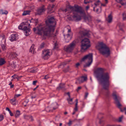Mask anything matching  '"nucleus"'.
<instances>
[{"mask_svg": "<svg viewBox=\"0 0 126 126\" xmlns=\"http://www.w3.org/2000/svg\"><path fill=\"white\" fill-rule=\"evenodd\" d=\"M80 64L79 63H78L76 64V67H78L79 65Z\"/></svg>", "mask_w": 126, "mask_h": 126, "instance_id": "8fccbe9b", "label": "nucleus"}, {"mask_svg": "<svg viewBox=\"0 0 126 126\" xmlns=\"http://www.w3.org/2000/svg\"><path fill=\"white\" fill-rule=\"evenodd\" d=\"M12 84V82H10V83L9 84V85H11Z\"/></svg>", "mask_w": 126, "mask_h": 126, "instance_id": "052dcab7", "label": "nucleus"}, {"mask_svg": "<svg viewBox=\"0 0 126 126\" xmlns=\"http://www.w3.org/2000/svg\"><path fill=\"white\" fill-rule=\"evenodd\" d=\"M81 88V87H79L76 90V91L77 92H78L79 90Z\"/></svg>", "mask_w": 126, "mask_h": 126, "instance_id": "79ce46f5", "label": "nucleus"}, {"mask_svg": "<svg viewBox=\"0 0 126 126\" xmlns=\"http://www.w3.org/2000/svg\"><path fill=\"white\" fill-rule=\"evenodd\" d=\"M51 2H53L55 0H49Z\"/></svg>", "mask_w": 126, "mask_h": 126, "instance_id": "e2e57ef3", "label": "nucleus"}, {"mask_svg": "<svg viewBox=\"0 0 126 126\" xmlns=\"http://www.w3.org/2000/svg\"><path fill=\"white\" fill-rule=\"evenodd\" d=\"M45 9L44 8V6L39 8L37 11L38 14L39 15L42 14L45 11Z\"/></svg>", "mask_w": 126, "mask_h": 126, "instance_id": "2eb2a0df", "label": "nucleus"}, {"mask_svg": "<svg viewBox=\"0 0 126 126\" xmlns=\"http://www.w3.org/2000/svg\"><path fill=\"white\" fill-rule=\"evenodd\" d=\"M5 41H6L5 39L4 38H3L2 39L1 41L2 43H3L2 42H3L4 44H2V45H1V46L2 48V49L3 50L5 49H6V47L4 45V44H5Z\"/></svg>", "mask_w": 126, "mask_h": 126, "instance_id": "aec40b11", "label": "nucleus"}, {"mask_svg": "<svg viewBox=\"0 0 126 126\" xmlns=\"http://www.w3.org/2000/svg\"><path fill=\"white\" fill-rule=\"evenodd\" d=\"M30 120L32 121L33 120V117L32 116H30Z\"/></svg>", "mask_w": 126, "mask_h": 126, "instance_id": "3c124183", "label": "nucleus"}, {"mask_svg": "<svg viewBox=\"0 0 126 126\" xmlns=\"http://www.w3.org/2000/svg\"><path fill=\"white\" fill-rule=\"evenodd\" d=\"M32 21L35 22L36 23L38 22V20L37 19H32L31 20H27L26 22H22L18 26V29L23 30L25 35L26 36H28L31 33L30 29L29 28H28L27 27H29L30 26L29 22L31 23Z\"/></svg>", "mask_w": 126, "mask_h": 126, "instance_id": "20e7f679", "label": "nucleus"}, {"mask_svg": "<svg viewBox=\"0 0 126 126\" xmlns=\"http://www.w3.org/2000/svg\"><path fill=\"white\" fill-rule=\"evenodd\" d=\"M51 55V51L48 49L44 50L43 51L42 55V58L44 60H47L49 58Z\"/></svg>", "mask_w": 126, "mask_h": 126, "instance_id": "1a4fd4ad", "label": "nucleus"}, {"mask_svg": "<svg viewBox=\"0 0 126 126\" xmlns=\"http://www.w3.org/2000/svg\"><path fill=\"white\" fill-rule=\"evenodd\" d=\"M54 5H49L48 6V10L50 11V13L53 12V11H51L52 10V9L54 8Z\"/></svg>", "mask_w": 126, "mask_h": 126, "instance_id": "5701e85b", "label": "nucleus"}, {"mask_svg": "<svg viewBox=\"0 0 126 126\" xmlns=\"http://www.w3.org/2000/svg\"><path fill=\"white\" fill-rule=\"evenodd\" d=\"M99 123L100 124H101V121L100 120H99Z\"/></svg>", "mask_w": 126, "mask_h": 126, "instance_id": "774afa93", "label": "nucleus"}, {"mask_svg": "<svg viewBox=\"0 0 126 126\" xmlns=\"http://www.w3.org/2000/svg\"><path fill=\"white\" fill-rule=\"evenodd\" d=\"M105 1L106 3H107L108 2V0H105Z\"/></svg>", "mask_w": 126, "mask_h": 126, "instance_id": "680f3d73", "label": "nucleus"}, {"mask_svg": "<svg viewBox=\"0 0 126 126\" xmlns=\"http://www.w3.org/2000/svg\"><path fill=\"white\" fill-rule=\"evenodd\" d=\"M46 26L41 24L37 27L33 29V31L42 37L43 39H45V36L53 37H54L57 34L58 31L56 30L55 33H54L56 24V21L54 18L51 17L46 21Z\"/></svg>", "mask_w": 126, "mask_h": 126, "instance_id": "f257e3e1", "label": "nucleus"}, {"mask_svg": "<svg viewBox=\"0 0 126 126\" xmlns=\"http://www.w3.org/2000/svg\"><path fill=\"white\" fill-rule=\"evenodd\" d=\"M88 95V93H86L85 95V98H86L87 97Z\"/></svg>", "mask_w": 126, "mask_h": 126, "instance_id": "49530a36", "label": "nucleus"}, {"mask_svg": "<svg viewBox=\"0 0 126 126\" xmlns=\"http://www.w3.org/2000/svg\"><path fill=\"white\" fill-rule=\"evenodd\" d=\"M8 12L6 10H3L2 9L0 10V14L1 15H7L8 14Z\"/></svg>", "mask_w": 126, "mask_h": 126, "instance_id": "4be33fe9", "label": "nucleus"}, {"mask_svg": "<svg viewBox=\"0 0 126 126\" xmlns=\"http://www.w3.org/2000/svg\"><path fill=\"white\" fill-rule=\"evenodd\" d=\"M99 50L101 53L103 55L109 56L110 54V51L109 48L102 42L99 44Z\"/></svg>", "mask_w": 126, "mask_h": 126, "instance_id": "39448f33", "label": "nucleus"}, {"mask_svg": "<svg viewBox=\"0 0 126 126\" xmlns=\"http://www.w3.org/2000/svg\"><path fill=\"white\" fill-rule=\"evenodd\" d=\"M37 69L36 68H29L28 69V71L30 73H33L36 72L37 71Z\"/></svg>", "mask_w": 126, "mask_h": 126, "instance_id": "f3484780", "label": "nucleus"}, {"mask_svg": "<svg viewBox=\"0 0 126 126\" xmlns=\"http://www.w3.org/2000/svg\"><path fill=\"white\" fill-rule=\"evenodd\" d=\"M44 45H45V44H44V43H41V44L40 45V48H43L44 47Z\"/></svg>", "mask_w": 126, "mask_h": 126, "instance_id": "e433bc0d", "label": "nucleus"}, {"mask_svg": "<svg viewBox=\"0 0 126 126\" xmlns=\"http://www.w3.org/2000/svg\"><path fill=\"white\" fill-rule=\"evenodd\" d=\"M67 112H65L64 113V114H67Z\"/></svg>", "mask_w": 126, "mask_h": 126, "instance_id": "338daca9", "label": "nucleus"}, {"mask_svg": "<svg viewBox=\"0 0 126 126\" xmlns=\"http://www.w3.org/2000/svg\"><path fill=\"white\" fill-rule=\"evenodd\" d=\"M96 8V7H93L94 11V12H95L96 13H97V14L99 13L100 12L98 11V10H99L97 8V9H96V10H95V8Z\"/></svg>", "mask_w": 126, "mask_h": 126, "instance_id": "2f4dec72", "label": "nucleus"}, {"mask_svg": "<svg viewBox=\"0 0 126 126\" xmlns=\"http://www.w3.org/2000/svg\"><path fill=\"white\" fill-rule=\"evenodd\" d=\"M30 116L27 115H24V117L25 119H30Z\"/></svg>", "mask_w": 126, "mask_h": 126, "instance_id": "72a5a7b5", "label": "nucleus"}, {"mask_svg": "<svg viewBox=\"0 0 126 126\" xmlns=\"http://www.w3.org/2000/svg\"><path fill=\"white\" fill-rule=\"evenodd\" d=\"M87 0H84V3L85 4H86L88 3H89L90 2H92V1H86Z\"/></svg>", "mask_w": 126, "mask_h": 126, "instance_id": "4c0bfd02", "label": "nucleus"}, {"mask_svg": "<svg viewBox=\"0 0 126 126\" xmlns=\"http://www.w3.org/2000/svg\"><path fill=\"white\" fill-rule=\"evenodd\" d=\"M34 45H32L30 48V51L31 52H32L33 51H34Z\"/></svg>", "mask_w": 126, "mask_h": 126, "instance_id": "7c9ffc66", "label": "nucleus"}, {"mask_svg": "<svg viewBox=\"0 0 126 126\" xmlns=\"http://www.w3.org/2000/svg\"><path fill=\"white\" fill-rule=\"evenodd\" d=\"M54 49H57L58 48V45L57 43L56 42L54 43Z\"/></svg>", "mask_w": 126, "mask_h": 126, "instance_id": "473e14b6", "label": "nucleus"}, {"mask_svg": "<svg viewBox=\"0 0 126 126\" xmlns=\"http://www.w3.org/2000/svg\"><path fill=\"white\" fill-rule=\"evenodd\" d=\"M49 77L48 75H47L45 76L44 79H47Z\"/></svg>", "mask_w": 126, "mask_h": 126, "instance_id": "a18cd8bd", "label": "nucleus"}, {"mask_svg": "<svg viewBox=\"0 0 126 126\" xmlns=\"http://www.w3.org/2000/svg\"><path fill=\"white\" fill-rule=\"evenodd\" d=\"M106 20L109 23H110L112 21V16L111 14H110L108 16V18L106 19Z\"/></svg>", "mask_w": 126, "mask_h": 126, "instance_id": "6ab92c4d", "label": "nucleus"}, {"mask_svg": "<svg viewBox=\"0 0 126 126\" xmlns=\"http://www.w3.org/2000/svg\"><path fill=\"white\" fill-rule=\"evenodd\" d=\"M71 30L69 29L68 31V33L66 35H64L65 38L66 39V41L67 42L70 40L72 38V33L71 32Z\"/></svg>", "mask_w": 126, "mask_h": 126, "instance_id": "9b49d317", "label": "nucleus"}, {"mask_svg": "<svg viewBox=\"0 0 126 126\" xmlns=\"http://www.w3.org/2000/svg\"><path fill=\"white\" fill-rule=\"evenodd\" d=\"M6 110H8L9 112L11 111V110H10L8 108H6Z\"/></svg>", "mask_w": 126, "mask_h": 126, "instance_id": "5fc2aeb1", "label": "nucleus"}, {"mask_svg": "<svg viewBox=\"0 0 126 126\" xmlns=\"http://www.w3.org/2000/svg\"><path fill=\"white\" fill-rule=\"evenodd\" d=\"M20 114V111L18 110H17L16 112L15 116L17 118L19 117V116Z\"/></svg>", "mask_w": 126, "mask_h": 126, "instance_id": "bb28decb", "label": "nucleus"}, {"mask_svg": "<svg viewBox=\"0 0 126 126\" xmlns=\"http://www.w3.org/2000/svg\"><path fill=\"white\" fill-rule=\"evenodd\" d=\"M52 108L54 110H55L58 107V105L57 103H55L52 104Z\"/></svg>", "mask_w": 126, "mask_h": 126, "instance_id": "412c9836", "label": "nucleus"}, {"mask_svg": "<svg viewBox=\"0 0 126 126\" xmlns=\"http://www.w3.org/2000/svg\"><path fill=\"white\" fill-rule=\"evenodd\" d=\"M18 35L17 34L14 33L11 35L9 38V39L11 42L16 41L18 39Z\"/></svg>", "mask_w": 126, "mask_h": 126, "instance_id": "ddd939ff", "label": "nucleus"}, {"mask_svg": "<svg viewBox=\"0 0 126 126\" xmlns=\"http://www.w3.org/2000/svg\"><path fill=\"white\" fill-rule=\"evenodd\" d=\"M123 19L124 20H125L126 19V14L123 13Z\"/></svg>", "mask_w": 126, "mask_h": 126, "instance_id": "f704fd0d", "label": "nucleus"}, {"mask_svg": "<svg viewBox=\"0 0 126 126\" xmlns=\"http://www.w3.org/2000/svg\"><path fill=\"white\" fill-rule=\"evenodd\" d=\"M16 100V99L14 97L12 99H11L10 101L11 103L13 105H16L15 103Z\"/></svg>", "mask_w": 126, "mask_h": 126, "instance_id": "b1692460", "label": "nucleus"}, {"mask_svg": "<svg viewBox=\"0 0 126 126\" xmlns=\"http://www.w3.org/2000/svg\"><path fill=\"white\" fill-rule=\"evenodd\" d=\"M30 9H32L34 8V7L33 6H30Z\"/></svg>", "mask_w": 126, "mask_h": 126, "instance_id": "864d4df0", "label": "nucleus"}, {"mask_svg": "<svg viewBox=\"0 0 126 126\" xmlns=\"http://www.w3.org/2000/svg\"><path fill=\"white\" fill-rule=\"evenodd\" d=\"M117 125H116L114 124H112V125H110L109 124L107 126H117Z\"/></svg>", "mask_w": 126, "mask_h": 126, "instance_id": "c03bdc74", "label": "nucleus"}, {"mask_svg": "<svg viewBox=\"0 0 126 126\" xmlns=\"http://www.w3.org/2000/svg\"><path fill=\"white\" fill-rule=\"evenodd\" d=\"M84 19L85 21L89 22L91 20V17L90 15H88L84 17Z\"/></svg>", "mask_w": 126, "mask_h": 126, "instance_id": "a211bd4d", "label": "nucleus"}, {"mask_svg": "<svg viewBox=\"0 0 126 126\" xmlns=\"http://www.w3.org/2000/svg\"><path fill=\"white\" fill-rule=\"evenodd\" d=\"M123 115L121 116L120 117H119V118L118 121L119 122H121L123 118Z\"/></svg>", "mask_w": 126, "mask_h": 126, "instance_id": "58836bf2", "label": "nucleus"}, {"mask_svg": "<svg viewBox=\"0 0 126 126\" xmlns=\"http://www.w3.org/2000/svg\"><path fill=\"white\" fill-rule=\"evenodd\" d=\"M93 54L91 53L86 55L82 59V61H86L87 63L86 64L84 65V67H88L93 62Z\"/></svg>", "mask_w": 126, "mask_h": 126, "instance_id": "423d86ee", "label": "nucleus"}, {"mask_svg": "<svg viewBox=\"0 0 126 126\" xmlns=\"http://www.w3.org/2000/svg\"><path fill=\"white\" fill-rule=\"evenodd\" d=\"M38 86H37L35 88H34L33 89L34 90H35L38 87Z\"/></svg>", "mask_w": 126, "mask_h": 126, "instance_id": "0e129e2a", "label": "nucleus"}, {"mask_svg": "<svg viewBox=\"0 0 126 126\" xmlns=\"http://www.w3.org/2000/svg\"><path fill=\"white\" fill-rule=\"evenodd\" d=\"M101 4V3L100 1L99 0H97L94 3V4L95 5V6L94 7H96L97 6H98Z\"/></svg>", "mask_w": 126, "mask_h": 126, "instance_id": "a878e982", "label": "nucleus"}, {"mask_svg": "<svg viewBox=\"0 0 126 126\" xmlns=\"http://www.w3.org/2000/svg\"><path fill=\"white\" fill-rule=\"evenodd\" d=\"M76 44L75 41H74L67 46L64 47V50L67 52H71L75 47Z\"/></svg>", "mask_w": 126, "mask_h": 126, "instance_id": "9d476101", "label": "nucleus"}, {"mask_svg": "<svg viewBox=\"0 0 126 126\" xmlns=\"http://www.w3.org/2000/svg\"><path fill=\"white\" fill-rule=\"evenodd\" d=\"M90 7L89 6V5H88L85 8L86 10L87 11L88 10V9H89Z\"/></svg>", "mask_w": 126, "mask_h": 126, "instance_id": "37998d69", "label": "nucleus"}, {"mask_svg": "<svg viewBox=\"0 0 126 126\" xmlns=\"http://www.w3.org/2000/svg\"><path fill=\"white\" fill-rule=\"evenodd\" d=\"M69 9L73 12V15L72 17L75 21H79L81 19V16L79 15V13L81 14H84V12L82 8L78 5L73 7L70 6H69Z\"/></svg>", "mask_w": 126, "mask_h": 126, "instance_id": "7ed1b4c3", "label": "nucleus"}, {"mask_svg": "<svg viewBox=\"0 0 126 126\" xmlns=\"http://www.w3.org/2000/svg\"><path fill=\"white\" fill-rule=\"evenodd\" d=\"M82 35L88 36V32L84 29H82L79 32Z\"/></svg>", "mask_w": 126, "mask_h": 126, "instance_id": "4468645a", "label": "nucleus"}, {"mask_svg": "<svg viewBox=\"0 0 126 126\" xmlns=\"http://www.w3.org/2000/svg\"><path fill=\"white\" fill-rule=\"evenodd\" d=\"M94 73L99 83L103 85L104 89L108 90L110 82V77L108 73H104L103 69L101 68L97 69Z\"/></svg>", "mask_w": 126, "mask_h": 126, "instance_id": "f03ea898", "label": "nucleus"}, {"mask_svg": "<svg viewBox=\"0 0 126 126\" xmlns=\"http://www.w3.org/2000/svg\"><path fill=\"white\" fill-rule=\"evenodd\" d=\"M5 62V61L2 58L0 59V65H2L4 64Z\"/></svg>", "mask_w": 126, "mask_h": 126, "instance_id": "c85d7f7f", "label": "nucleus"}, {"mask_svg": "<svg viewBox=\"0 0 126 126\" xmlns=\"http://www.w3.org/2000/svg\"><path fill=\"white\" fill-rule=\"evenodd\" d=\"M3 116L2 114L0 115V122L2 121L3 119Z\"/></svg>", "mask_w": 126, "mask_h": 126, "instance_id": "c9c22d12", "label": "nucleus"}, {"mask_svg": "<svg viewBox=\"0 0 126 126\" xmlns=\"http://www.w3.org/2000/svg\"><path fill=\"white\" fill-rule=\"evenodd\" d=\"M113 98L115 100V104L120 109L121 111H123L124 110H126V108H124L123 110H122L121 109V107L122 106V105L120 103L119 100H118V99L120 100V98L117 95V93L116 92H113Z\"/></svg>", "mask_w": 126, "mask_h": 126, "instance_id": "6e6552de", "label": "nucleus"}, {"mask_svg": "<svg viewBox=\"0 0 126 126\" xmlns=\"http://www.w3.org/2000/svg\"><path fill=\"white\" fill-rule=\"evenodd\" d=\"M45 0H38V1L41 2H44Z\"/></svg>", "mask_w": 126, "mask_h": 126, "instance_id": "6e6d98bb", "label": "nucleus"}, {"mask_svg": "<svg viewBox=\"0 0 126 126\" xmlns=\"http://www.w3.org/2000/svg\"><path fill=\"white\" fill-rule=\"evenodd\" d=\"M125 0H115L118 3H120L122 5H124V3L123 2Z\"/></svg>", "mask_w": 126, "mask_h": 126, "instance_id": "cd10ccee", "label": "nucleus"}, {"mask_svg": "<svg viewBox=\"0 0 126 126\" xmlns=\"http://www.w3.org/2000/svg\"><path fill=\"white\" fill-rule=\"evenodd\" d=\"M76 103L75 104V107L74 109L73 112L72 113V114L73 115L78 110V100L77 99H76Z\"/></svg>", "mask_w": 126, "mask_h": 126, "instance_id": "dca6fc26", "label": "nucleus"}, {"mask_svg": "<svg viewBox=\"0 0 126 126\" xmlns=\"http://www.w3.org/2000/svg\"><path fill=\"white\" fill-rule=\"evenodd\" d=\"M30 12V11L29 10L24 11L22 14V15H23L25 16L27 15H29Z\"/></svg>", "mask_w": 126, "mask_h": 126, "instance_id": "393cba45", "label": "nucleus"}, {"mask_svg": "<svg viewBox=\"0 0 126 126\" xmlns=\"http://www.w3.org/2000/svg\"><path fill=\"white\" fill-rule=\"evenodd\" d=\"M87 79L86 76H82L78 78L77 80L76 83H80L87 80Z\"/></svg>", "mask_w": 126, "mask_h": 126, "instance_id": "f8f14e48", "label": "nucleus"}, {"mask_svg": "<svg viewBox=\"0 0 126 126\" xmlns=\"http://www.w3.org/2000/svg\"><path fill=\"white\" fill-rule=\"evenodd\" d=\"M67 100L69 104H72V99L69 98L67 99Z\"/></svg>", "mask_w": 126, "mask_h": 126, "instance_id": "c756f323", "label": "nucleus"}, {"mask_svg": "<svg viewBox=\"0 0 126 126\" xmlns=\"http://www.w3.org/2000/svg\"><path fill=\"white\" fill-rule=\"evenodd\" d=\"M72 122L70 120L69 121V122L68 123V124L69 125V126H70Z\"/></svg>", "mask_w": 126, "mask_h": 126, "instance_id": "09e8293b", "label": "nucleus"}, {"mask_svg": "<svg viewBox=\"0 0 126 126\" xmlns=\"http://www.w3.org/2000/svg\"><path fill=\"white\" fill-rule=\"evenodd\" d=\"M67 94L68 95L69 97L70 98V93L69 92H68L67 93Z\"/></svg>", "mask_w": 126, "mask_h": 126, "instance_id": "4d7b16f0", "label": "nucleus"}, {"mask_svg": "<svg viewBox=\"0 0 126 126\" xmlns=\"http://www.w3.org/2000/svg\"><path fill=\"white\" fill-rule=\"evenodd\" d=\"M20 95V94H16L15 96L14 97L16 99V97H19Z\"/></svg>", "mask_w": 126, "mask_h": 126, "instance_id": "a19ab883", "label": "nucleus"}, {"mask_svg": "<svg viewBox=\"0 0 126 126\" xmlns=\"http://www.w3.org/2000/svg\"><path fill=\"white\" fill-rule=\"evenodd\" d=\"M36 97V96H35V95H34V96H32L31 97H32V99H33V98H35V97Z\"/></svg>", "mask_w": 126, "mask_h": 126, "instance_id": "13d9d810", "label": "nucleus"}, {"mask_svg": "<svg viewBox=\"0 0 126 126\" xmlns=\"http://www.w3.org/2000/svg\"><path fill=\"white\" fill-rule=\"evenodd\" d=\"M14 85L13 84H12L10 86V88H13L14 87Z\"/></svg>", "mask_w": 126, "mask_h": 126, "instance_id": "bf43d9fd", "label": "nucleus"}, {"mask_svg": "<svg viewBox=\"0 0 126 126\" xmlns=\"http://www.w3.org/2000/svg\"><path fill=\"white\" fill-rule=\"evenodd\" d=\"M81 49L85 50L91 46L89 40L87 38H85L81 41Z\"/></svg>", "mask_w": 126, "mask_h": 126, "instance_id": "0eeeda50", "label": "nucleus"}, {"mask_svg": "<svg viewBox=\"0 0 126 126\" xmlns=\"http://www.w3.org/2000/svg\"><path fill=\"white\" fill-rule=\"evenodd\" d=\"M9 113L11 116H13V114L11 112V111L9 112Z\"/></svg>", "mask_w": 126, "mask_h": 126, "instance_id": "603ef678", "label": "nucleus"}, {"mask_svg": "<svg viewBox=\"0 0 126 126\" xmlns=\"http://www.w3.org/2000/svg\"><path fill=\"white\" fill-rule=\"evenodd\" d=\"M62 123H60V124L59 126H62Z\"/></svg>", "mask_w": 126, "mask_h": 126, "instance_id": "69168bd1", "label": "nucleus"}, {"mask_svg": "<svg viewBox=\"0 0 126 126\" xmlns=\"http://www.w3.org/2000/svg\"><path fill=\"white\" fill-rule=\"evenodd\" d=\"M11 77L12 78H13V79H18V77H16V75H14L13 76H12V77Z\"/></svg>", "mask_w": 126, "mask_h": 126, "instance_id": "ea45409f", "label": "nucleus"}, {"mask_svg": "<svg viewBox=\"0 0 126 126\" xmlns=\"http://www.w3.org/2000/svg\"><path fill=\"white\" fill-rule=\"evenodd\" d=\"M37 82V80L34 81H33V85H35L36 83Z\"/></svg>", "mask_w": 126, "mask_h": 126, "instance_id": "de8ad7c7", "label": "nucleus"}]
</instances>
